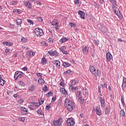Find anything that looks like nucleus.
<instances>
[{
	"label": "nucleus",
	"mask_w": 126,
	"mask_h": 126,
	"mask_svg": "<svg viewBox=\"0 0 126 126\" xmlns=\"http://www.w3.org/2000/svg\"><path fill=\"white\" fill-rule=\"evenodd\" d=\"M109 1H110V2L113 4L112 8L115 14L117 15L119 19H122L123 18V15L121 14L120 9L116 6V4H117V1H116V0H109Z\"/></svg>",
	"instance_id": "1"
},
{
	"label": "nucleus",
	"mask_w": 126,
	"mask_h": 126,
	"mask_svg": "<svg viewBox=\"0 0 126 126\" xmlns=\"http://www.w3.org/2000/svg\"><path fill=\"white\" fill-rule=\"evenodd\" d=\"M64 105L67 107V110L69 112H71L72 110L75 108L74 102L70 100L68 98H66L64 101Z\"/></svg>",
	"instance_id": "2"
},
{
	"label": "nucleus",
	"mask_w": 126,
	"mask_h": 126,
	"mask_svg": "<svg viewBox=\"0 0 126 126\" xmlns=\"http://www.w3.org/2000/svg\"><path fill=\"white\" fill-rule=\"evenodd\" d=\"M90 71L91 72L92 74H93L95 76H99L100 74H101V71H100V70L97 69V70H96L95 67H94V66H91L90 67Z\"/></svg>",
	"instance_id": "3"
},
{
	"label": "nucleus",
	"mask_w": 126,
	"mask_h": 126,
	"mask_svg": "<svg viewBox=\"0 0 126 126\" xmlns=\"http://www.w3.org/2000/svg\"><path fill=\"white\" fill-rule=\"evenodd\" d=\"M33 33L34 35L37 36V37H41L44 35V31H43L42 29H40L38 28H36L34 30Z\"/></svg>",
	"instance_id": "4"
},
{
	"label": "nucleus",
	"mask_w": 126,
	"mask_h": 126,
	"mask_svg": "<svg viewBox=\"0 0 126 126\" xmlns=\"http://www.w3.org/2000/svg\"><path fill=\"white\" fill-rule=\"evenodd\" d=\"M82 93L80 91H78L76 95V99L80 102V104L84 103V99L82 97Z\"/></svg>",
	"instance_id": "5"
},
{
	"label": "nucleus",
	"mask_w": 126,
	"mask_h": 126,
	"mask_svg": "<svg viewBox=\"0 0 126 126\" xmlns=\"http://www.w3.org/2000/svg\"><path fill=\"white\" fill-rule=\"evenodd\" d=\"M24 76V73L21 71H17L15 72L14 74V79L15 80H17V79H20Z\"/></svg>",
	"instance_id": "6"
},
{
	"label": "nucleus",
	"mask_w": 126,
	"mask_h": 126,
	"mask_svg": "<svg viewBox=\"0 0 126 126\" xmlns=\"http://www.w3.org/2000/svg\"><path fill=\"white\" fill-rule=\"evenodd\" d=\"M62 123H63V119L60 118L57 120L53 121L52 126H62Z\"/></svg>",
	"instance_id": "7"
},
{
	"label": "nucleus",
	"mask_w": 126,
	"mask_h": 126,
	"mask_svg": "<svg viewBox=\"0 0 126 126\" xmlns=\"http://www.w3.org/2000/svg\"><path fill=\"white\" fill-rule=\"evenodd\" d=\"M66 123L68 126H74V124H75V122H74V120L72 118L68 119L66 121Z\"/></svg>",
	"instance_id": "8"
},
{
	"label": "nucleus",
	"mask_w": 126,
	"mask_h": 126,
	"mask_svg": "<svg viewBox=\"0 0 126 126\" xmlns=\"http://www.w3.org/2000/svg\"><path fill=\"white\" fill-rule=\"evenodd\" d=\"M52 63L55 64L58 68H61V62L59 60H54L52 62Z\"/></svg>",
	"instance_id": "9"
},
{
	"label": "nucleus",
	"mask_w": 126,
	"mask_h": 126,
	"mask_svg": "<svg viewBox=\"0 0 126 126\" xmlns=\"http://www.w3.org/2000/svg\"><path fill=\"white\" fill-rule=\"evenodd\" d=\"M48 53L49 54V55H50V56H52V57H54V56H55L56 57L59 56V53H58V52L56 51H48Z\"/></svg>",
	"instance_id": "10"
},
{
	"label": "nucleus",
	"mask_w": 126,
	"mask_h": 126,
	"mask_svg": "<svg viewBox=\"0 0 126 126\" xmlns=\"http://www.w3.org/2000/svg\"><path fill=\"white\" fill-rule=\"evenodd\" d=\"M24 5H25V6H27L28 8H29L30 9H31V8H32V4H31V3L29 1L24 2Z\"/></svg>",
	"instance_id": "11"
},
{
	"label": "nucleus",
	"mask_w": 126,
	"mask_h": 126,
	"mask_svg": "<svg viewBox=\"0 0 126 126\" xmlns=\"http://www.w3.org/2000/svg\"><path fill=\"white\" fill-rule=\"evenodd\" d=\"M21 110H22V115H27L28 114V110L24 107H21Z\"/></svg>",
	"instance_id": "12"
},
{
	"label": "nucleus",
	"mask_w": 126,
	"mask_h": 126,
	"mask_svg": "<svg viewBox=\"0 0 126 126\" xmlns=\"http://www.w3.org/2000/svg\"><path fill=\"white\" fill-rule=\"evenodd\" d=\"M112 59H113V56H112V54H111L110 52L106 53V61H107V62H110Z\"/></svg>",
	"instance_id": "13"
},
{
	"label": "nucleus",
	"mask_w": 126,
	"mask_h": 126,
	"mask_svg": "<svg viewBox=\"0 0 126 126\" xmlns=\"http://www.w3.org/2000/svg\"><path fill=\"white\" fill-rule=\"evenodd\" d=\"M78 14L79 15H80L81 18H82V19H85V13H84V12L81 11V10H79L78 11Z\"/></svg>",
	"instance_id": "14"
},
{
	"label": "nucleus",
	"mask_w": 126,
	"mask_h": 126,
	"mask_svg": "<svg viewBox=\"0 0 126 126\" xmlns=\"http://www.w3.org/2000/svg\"><path fill=\"white\" fill-rule=\"evenodd\" d=\"M31 104H32L33 106L35 107V108H39L40 106H41V102L39 101V102H32Z\"/></svg>",
	"instance_id": "15"
},
{
	"label": "nucleus",
	"mask_w": 126,
	"mask_h": 126,
	"mask_svg": "<svg viewBox=\"0 0 126 126\" xmlns=\"http://www.w3.org/2000/svg\"><path fill=\"white\" fill-rule=\"evenodd\" d=\"M60 92L62 94H63L64 95H67V92H66V90H65V89L64 88H61L60 89Z\"/></svg>",
	"instance_id": "16"
},
{
	"label": "nucleus",
	"mask_w": 126,
	"mask_h": 126,
	"mask_svg": "<svg viewBox=\"0 0 126 126\" xmlns=\"http://www.w3.org/2000/svg\"><path fill=\"white\" fill-rule=\"evenodd\" d=\"M2 45H6L8 47H11V46H13V43L11 42H8L7 41H5L2 43Z\"/></svg>",
	"instance_id": "17"
},
{
	"label": "nucleus",
	"mask_w": 126,
	"mask_h": 126,
	"mask_svg": "<svg viewBox=\"0 0 126 126\" xmlns=\"http://www.w3.org/2000/svg\"><path fill=\"white\" fill-rule=\"evenodd\" d=\"M96 115L98 116H101L102 115V112H101V109L99 107H96Z\"/></svg>",
	"instance_id": "18"
},
{
	"label": "nucleus",
	"mask_w": 126,
	"mask_h": 126,
	"mask_svg": "<svg viewBox=\"0 0 126 126\" xmlns=\"http://www.w3.org/2000/svg\"><path fill=\"white\" fill-rule=\"evenodd\" d=\"M36 112L37 114L41 115V116H44V112H43V111L42 110V107H40V108L38 109Z\"/></svg>",
	"instance_id": "19"
},
{
	"label": "nucleus",
	"mask_w": 126,
	"mask_h": 126,
	"mask_svg": "<svg viewBox=\"0 0 126 126\" xmlns=\"http://www.w3.org/2000/svg\"><path fill=\"white\" fill-rule=\"evenodd\" d=\"M4 83H5V81L1 78V75H0V85L3 86V85H4Z\"/></svg>",
	"instance_id": "20"
},
{
	"label": "nucleus",
	"mask_w": 126,
	"mask_h": 126,
	"mask_svg": "<svg viewBox=\"0 0 126 126\" xmlns=\"http://www.w3.org/2000/svg\"><path fill=\"white\" fill-rule=\"evenodd\" d=\"M66 41H68V38L67 37H63L60 40V42L61 43V44H63V43L64 42H66Z\"/></svg>",
	"instance_id": "21"
},
{
	"label": "nucleus",
	"mask_w": 126,
	"mask_h": 126,
	"mask_svg": "<svg viewBox=\"0 0 126 126\" xmlns=\"http://www.w3.org/2000/svg\"><path fill=\"white\" fill-rule=\"evenodd\" d=\"M27 55H29V57H33V56H35V52L33 51H28Z\"/></svg>",
	"instance_id": "22"
},
{
	"label": "nucleus",
	"mask_w": 126,
	"mask_h": 126,
	"mask_svg": "<svg viewBox=\"0 0 126 126\" xmlns=\"http://www.w3.org/2000/svg\"><path fill=\"white\" fill-rule=\"evenodd\" d=\"M58 24H59V23H58V20H57V19H54L52 21L51 25L53 26H56V25H58Z\"/></svg>",
	"instance_id": "23"
},
{
	"label": "nucleus",
	"mask_w": 126,
	"mask_h": 126,
	"mask_svg": "<svg viewBox=\"0 0 126 126\" xmlns=\"http://www.w3.org/2000/svg\"><path fill=\"white\" fill-rule=\"evenodd\" d=\"M38 83H39V84H44L45 83V81L43 78H40L38 80Z\"/></svg>",
	"instance_id": "24"
},
{
	"label": "nucleus",
	"mask_w": 126,
	"mask_h": 126,
	"mask_svg": "<svg viewBox=\"0 0 126 126\" xmlns=\"http://www.w3.org/2000/svg\"><path fill=\"white\" fill-rule=\"evenodd\" d=\"M35 88H36V86L32 85L29 87V90L30 91H34L35 90Z\"/></svg>",
	"instance_id": "25"
},
{
	"label": "nucleus",
	"mask_w": 126,
	"mask_h": 126,
	"mask_svg": "<svg viewBox=\"0 0 126 126\" xmlns=\"http://www.w3.org/2000/svg\"><path fill=\"white\" fill-rule=\"evenodd\" d=\"M21 23H22V21H21V19H18L16 20V24L18 26L19 25H21Z\"/></svg>",
	"instance_id": "26"
},
{
	"label": "nucleus",
	"mask_w": 126,
	"mask_h": 126,
	"mask_svg": "<svg viewBox=\"0 0 126 126\" xmlns=\"http://www.w3.org/2000/svg\"><path fill=\"white\" fill-rule=\"evenodd\" d=\"M120 114L121 117H125V116H126V113H125V111L123 109L120 110Z\"/></svg>",
	"instance_id": "27"
},
{
	"label": "nucleus",
	"mask_w": 126,
	"mask_h": 126,
	"mask_svg": "<svg viewBox=\"0 0 126 126\" xmlns=\"http://www.w3.org/2000/svg\"><path fill=\"white\" fill-rule=\"evenodd\" d=\"M71 85H72V86H73L75 85L76 83H78V80L71 81Z\"/></svg>",
	"instance_id": "28"
},
{
	"label": "nucleus",
	"mask_w": 126,
	"mask_h": 126,
	"mask_svg": "<svg viewBox=\"0 0 126 126\" xmlns=\"http://www.w3.org/2000/svg\"><path fill=\"white\" fill-rule=\"evenodd\" d=\"M105 115H110V110L108 108V107H106L105 110Z\"/></svg>",
	"instance_id": "29"
},
{
	"label": "nucleus",
	"mask_w": 126,
	"mask_h": 126,
	"mask_svg": "<svg viewBox=\"0 0 126 126\" xmlns=\"http://www.w3.org/2000/svg\"><path fill=\"white\" fill-rule=\"evenodd\" d=\"M83 53H85V54H87L88 53V48L87 46H85L83 48Z\"/></svg>",
	"instance_id": "30"
},
{
	"label": "nucleus",
	"mask_w": 126,
	"mask_h": 126,
	"mask_svg": "<svg viewBox=\"0 0 126 126\" xmlns=\"http://www.w3.org/2000/svg\"><path fill=\"white\" fill-rule=\"evenodd\" d=\"M121 103L123 106H125L126 103H125V99H124V96H121Z\"/></svg>",
	"instance_id": "31"
},
{
	"label": "nucleus",
	"mask_w": 126,
	"mask_h": 126,
	"mask_svg": "<svg viewBox=\"0 0 126 126\" xmlns=\"http://www.w3.org/2000/svg\"><path fill=\"white\" fill-rule=\"evenodd\" d=\"M29 109H31V110H34L35 109V107H34V105L33 104H31V105H29Z\"/></svg>",
	"instance_id": "32"
},
{
	"label": "nucleus",
	"mask_w": 126,
	"mask_h": 126,
	"mask_svg": "<svg viewBox=\"0 0 126 126\" xmlns=\"http://www.w3.org/2000/svg\"><path fill=\"white\" fill-rule=\"evenodd\" d=\"M63 65L64 67H68V66H70V64L66 63H63Z\"/></svg>",
	"instance_id": "33"
},
{
	"label": "nucleus",
	"mask_w": 126,
	"mask_h": 126,
	"mask_svg": "<svg viewBox=\"0 0 126 126\" xmlns=\"http://www.w3.org/2000/svg\"><path fill=\"white\" fill-rule=\"evenodd\" d=\"M100 104L101 107H105V100H101V101H100Z\"/></svg>",
	"instance_id": "34"
},
{
	"label": "nucleus",
	"mask_w": 126,
	"mask_h": 126,
	"mask_svg": "<svg viewBox=\"0 0 126 126\" xmlns=\"http://www.w3.org/2000/svg\"><path fill=\"white\" fill-rule=\"evenodd\" d=\"M21 42L22 43H26L27 42V38L23 37L21 39Z\"/></svg>",
	"instance_id": "35"
},
{
	"label": "nucleus",
	"mask_w": 126,
	"mask_h": 126,
	"mask_svg": "<svg viewBox=\"0 0 126 126\" xmlns=\"http://www.w3.org/2000/svg\"><path fill=\"white\" fill-rule=\"evenodd\" d=\"M27 22L31 25L32 24V25H34V22H33L31 20L28 19Z\"/></svg>",
	"instance_id": "36"
},
{
	"label": "nucleus",
	"mask_w": 126,
	"mask_h": 126,
	"mask_svg": "<svg viewBox=\"0 0 126 126\" xmlns=\"http://www.w3.org/2000/svg\"><path fill=\"white\" fill-rule=\"evenodd\" d=\"M71 70H68L64 72V74H70Z\"/></svg>",
	"instance_id": "37"
},
{
	"label": "nucleus",
	"mask_w": 126,
	"mask_h": 126,
	"mask_svg": "<svg viewBox=\"0 0 126 126\" xmlns=\"http://www.w3.org/2000/svg\"><path fill=\"white\" fill-rule=\"evenodd\" d=\"M69 89L72 91H74V87L72 85H69Z\"/></svg>",
	"instance_id": "38"
},
{
	"label": "nucleus",
	"mask_w": 126,
	"mask_h": 126,
	"mask_svg": "<svg viewBox=\"0 0 126 126\" xmlns=\"http://www.w3.org/2000/svg\"><path fill=\"white\" fill-rule=\"evenodd\" d=\"M53 95V93L52 92H49L46 94V95L48 97H50V96H52Z\"/></svg>",
	"instance_id": "39"
},
{
	"label": "nucleus",
	"mask_w": 126,
	"mask_h": 126,
	"mask_svg": "<svg viewBox=\"0 0 126 126\" xmlns=\"http://www.w3.org/2000/svg\"><path fill=\"white\" fill-rule=\"evenodd\" d=\"M37 21H39V22H42V21H43V19L40 17H37Z\"/></svg>",
	"instance_id": "40"
},
{
	"label": "nucleus",
	"mask_w": 126,
	"mask_h": 126,
	"mask_svg": "<svg viewBox=\"0 0 126 126\" xmlns=\"http://www.w3.org/2000/svg\"><path fill=\"white\" fill-rule=\"evenodd\" d=\"M99 87H102V88H105V87L107 88V84H101Z\"/></svg>",
	"instance_id": "41"
},
{
	"label": "nucleus",
	"mask_w": 126,
	"mask_h": 126,
	"mask_svg": "<svg viewBox=\"0 0 126 126\" xmlns=\"http://www.w3.org/2000/svg\"><path fill=\"white\" fill-rule=\"evenodd\" d=\"M19 83L21 86H24V85H25V84H24V83L21 81H20Z\"/></svg>",
	"instance_id": "42"
},
{
	"label": "nucleus",
	"mask_w": 126,
	"mask_h": 126,
	"mask_svg": "<svg viewBox=\"0 0 126 126\" xmlns=\"http://www.w3.org/2000/svg\"><path fill=\"white\" fill-rule=\"evenodd\" d=\"M43 91H48V86L45 85L44 87L42 89Z\"/></svg>",
	"instance_id": "43"
},
{
	"label": "nucleus",
	"mask_w": 126,
	"mask_h": 126,
	"mask_svg": "<svg viewBox=\"0 0 126 126\" xmlns=\"http://www.w3.org/2000/svg\"><path fill=\"white\" fill-rule=\"evenodd\" d=\"M13 12H17L18 13V14H20V13H21V12H20L18 9H14Z\"/></svg>",
	"instance_id": "44"
},
{
	"label": "nucleus",
	"mask_w": 126,
	"mask_h": 126,
	"mask_svg": "<svg viewBox=\"0 0 126 126\" xmlns=\"http://www.w3.org/2000/svg\"><path fill=\"white\" fill-rule=\"evenodd\" d=\"M41 62L43 63H46V62H47V59H46L45 58H43L41 60Z\"/></svg>",
	"instance_id": "45"
},
{
	"label": "nucleus",
	"mask_w": 126,
	"mask_h": 126,
	"mask_svg": "<svg viewBox=\"0 0 126 126\" xmlns=\"http://www.w3.org/2000/svg\"><path fill=\"white\" fill-rule=\"evenodd\" d=\"M98 93H99V96H102V94H101V87H98Z\"/></svg>",
	"instance_id": "46"
},
{
	"label": "nucleus",
	"mask_w": 126,
	"mask_h": 126,
	"mask_svg": "<svg viewBox=\"0 0 126 126\" xmlns=\"http://www.w3.org/2000/svg\"><path fill=\"white\" fill-rule=\"evenodd\" d=\"M65 49H66L65 46H62V47L61 48L60 50H61V51L62 52H63V51H65Z\"/></svg>",
	"instance_id": "47"
},
{
	"label": "nucleus",
	"mask_w": 126,
	"mask_h": 126,
	"mask_svg": "<svg viewBox=\"0 0 126 126\" xmlns=\"http://www.w3.org/2000/svg\"><path fill=\"white\" fill-rule=\"evenodd\" d=\"M126 84L123 83L122 87L123 90L126 89Z\"/></svg>",
	"instance_id": "48"
},
{
	"label": "nucleus",
	"mask_w": 126,
	"mask_h": 126,
	"mask_svg": "<svg viewBox=\"0 0 126 126\" xmlns=\"http://www.w3.org/2000/svg\"><path fill=\"white\" fill-rule=\"evenodd\" d=\"M58 106L62 105V100H61V99L58 100Z\"/></svg>",
	"instance_id": "49"
},
{
	"label": "nucleus",
	"mask_w": 126,
	"mask_h": 126,
	"mask_svg": "<svg viewBox=\"0 0 126 126\" xmlns=\"http://www.w3.org/2000/svg\"><path fill=\"white\" fill-rule=\"evenodd\" d=\"M20 121L21 122H24V121H25V118L24 117H20Z\"/></svg>",
	"instance_id": "50"
},
{
	"label": "nucleus",
	"mask_w": 126,
	"mask_h": 126,
	"mask_svg": "<svg viewBox=\"0 0 126 126\" xmlns=\"http://www.w3.org/2000/svg\"><path fill=\"white\" fill-rule=\"evenodd\" d=\"M74 3L75 4H79V0H75Z\"/></svg>",
	"instance_id": "51"
},
{
	"label": "nucleus",
	"mask_w": 126,
	"mask_h": 126,
	"mask_svg": "<svg viewBox=\"0 0 126 126\" xmlns=\"http://www.w3.org/2000/svg\"><path fill=\"white\" fill-rule=\"evenodd\" d=\"M69 25H70L71 27H75V24L70 23Z\"/></svg>",
	"instance_id": "52"
},
{
	"label": "nucleus",
	"mask_w": 126,
	"mask_h": 126,
	"mask_svg": "<svg viewBox=\"0 0 126 126\" xmlns=\"http://www.w3.org/2000/svg\"><path fill=\"white\" fill-rule=\"evenodd\" d=\"M123 83H124V84L126 83V77H123Z\"/></svg>",
	"instance_id": "53"
},
{
	"label": "nucleus",
	"mask_w": 126,
	"mask_h": 126,
	"mask_svg": "<svg viewBox=\"0 0 126 126\" xmlns=\"http://www.w3.org/2000/svg\"><path fill=\"white\" fill-rule=\"evenodd\" d=\"M56 100V96H54L52 97V101L51 102H55Z\"/></svg>",
	"instance_id": "54"
},
{
	"label": "nucleus",
	"mask_w": 126,
	"mask_h": 126,
	"mask_svg": "<svg viewBox=\"0 0 126 126\" xmlns=\"http://www.w3.org/2000/svg\"><path fill=\"white\" fill-rule=\"evenodd\" d=\"M18 102L19 104H21V103H23V99H19V100L18 101Z\"/></svg>",
	"instance_id": "55"
},
{
	"label": "nucleus",
	"mask_w": 126,
	"mask_h": 126,
	"mask_svg": "<svg viewBox=\"0 0 126 126\" xmlns=\"http://www.w3.org/2000/svg\"><path fill=\"white\" fill-rule=\"evenodd\" d=\"M36 74L38 77H41L40 78H42V74L41 73H38Z\"/></svg>",
	"instance_id": "56"
},
{
	"label": "nucleus",
	"mask_w": 126,
	"mask_h": 126,
	"mask_svg": "<svg viewBox=\"0 0 126 126\" xmlns=\"http://www.w3.org/2000/svg\"><path fill=\"white\" fill-rule=\"evenodd\" d=\"M10 51V50L9 48H6L5 52V53H9Z\"/></svg>",
	"instance_id": "57"
},
{
	"label": "nucleus",
	"mask_w": 126,
	"mask_h": 126,
	"mask_svg": "<svg viewBox=\"0 0 126 126\" xmlns=\"http://www.w3.org/2000/svg\"><path fill=\"white\" fill-rule=\"evenodd\" d=\"M55 26H56L55 27L56 30H59V27H60V26H59V24L56 25Z\"/></svg>",
	"instance_id": "58"
},
{
	"label": "nucleus",
	"mask_w": 126,
	"mask_h": 126,
	"mask_svg": "<svg viewBox=\"0 0 126 126\" xmlns=\"http://www.w3.org/2000/svg\"><path fill=\"white\" fill-rule=\"evenodd\" d=\"M62 53H63V54H64V55H67V51L65 50H63V51H62Z\"/></svg>",
	"instance_id": "59"
},
{
	"label": "nucleus",
	"mask_w": 126,
	"mask_h": 126,
	"mask_svg": "<svg viewBox=\"0 0 126 126\" xmlns=\"http://www.w3.org/2000/svg\"><path fill=\"white\" fill-rule=\"evenodd\" d=\"M50 108H51V106H50V105H47V106H46V109L47 110H49V109H50Z\"/></svg>",
	"instance_id": "60"
},
{
	"label": "nucleus",
	"mask_w": 126,
	"mask_h": 126,
	"mask_svg": "<svg viewBox=\"0 0 126 126\" xmlns=\"http://www.w3.org/2000/svg\"><path fill=\"white\" fill-rule=\"evenodd\" d=\"M22 70H24V71H26V70H27V67H23Z\"/></svg>",
	"instance_id": "61"
},
{
	"label": "nucleus",
	"mask_w": 126,
	"mask_h": 126,
	"mask_svg": "<svg viewBox=\"0 0 126 126\" xmlns=\"http://www.w3.org/2000/svg\"><path fill=\"white\" fill-rule=\"evenodd\" d=\"M11 3H12V4L14 5V4H16L17 2H16V1H13L11 2Z\"/></svg>",
	"instance_id": "62"
},
{
	"label": "nucleus",
	"mask_w": 126,
	"mask_h": 126,
	"mask_svg": "<svg viewBox=\"0 0 126 126\" xmlns=\"http://www.w3.org/2000/svg\"><path fill=\"white\" fill-rule=\"evenodd\" d=\"M60 85H61V86H64V84H63V82H61L60 83Z\"/></svg>",
	"instance_id": "63"
},
{
	"label": "nucleus",
	"mask_w": 126,
	"mask_h": 126,
	"mask_svg": "<svg viewBox=\"0 0 126 126\" xmlns=\"http://www.w3.org/2000/svg\"><path fill=\"white\" fill-rule=\"evenodd\" d=\"M18 96V95H17V94H15L13 95V97H14V98H17Z\"/></svg>",
	"instance_id": "64"
}]
</instances>
